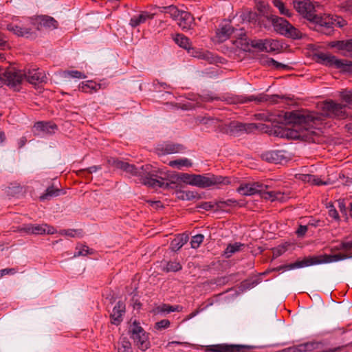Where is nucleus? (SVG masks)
Returning <instances> with one entry per match:
<instances>
[{
	"instance_id": "1",
	"label": "nucleus",
	"mask_w": 352,
	"mask_h": 352,
	"mask_svg": "<svg viewBox=\"0 0 352 352\" xmlns=\"http://www.w3.org/2000/svg\"><path fill=\"white\" fill-rule=\"evenodd\" d=\"M254 118L257 120L271 122L272 123H281L285 124H294V126L303 128L306 131L309 127H313L320 121L319 118L315 113L306 110L287 111L279 113L275 118L274 116L269 113H258L254 114Z\"/></svg>"
},
{
	"instance_id": "2",
	"label": "nucleus",
	"mask_w": 352,
	"mask_h": 352,
	"mask_svg": "<svg viewBox=\"0 0 352 352\" xmlns=\"http://www.w3.org/2000/svg\"><path fill=\"white\" fill-rule=\"evenodd\" d=\"M267 19L271 21L274 31L277 33L292 39L302 38V32L285 19L273 14L267 16Z\"/></svg>"
},
{
	"instance_id": "3",
	"label": "nucleus",
	"mask_w": 352,
	"mask_h": 352,
	"mask_svg": "<svg viewBox=\"0 0 352 352\" xmlns=\"http://www.w3.org/2000/svg\"><path fill=\"white\" fill-rule=\"evenodd\" d=\"M292 3L296 12L308 21V27L314 30V26L318 24L321 15L316 13L313 3L310 0H292Z\"/></svg>"
},
{
	"instance_id": "4",
	"label": "nucleus",
	"mask_w": 352,
	"mask_h": 352,
	"mask_svg": "<svg viewBox=\"0 0 352 352\" xmlns=\"http://www.w3.org/2000/svg\"><path fill=\"white\" fill-rule=\"evenodd\" d=\"M32 28L24 27L20 24L10 23L7 25V30L17 36L34 39L36 34L34 30L41 31L44 26V16H38L31 19Z\"/></svg>"
},
{
	"instance_id": "5",
	"label": "nucleus",
	"mask_w": 352,
	"mask_h": 352,
	"mask_svg": "<svg viewBox=\"0 0 352 352\" xmlns=\"http://www.w3.org/2000/svg\"><path fill=\"white\" fill-rule=\"evenodd\" d=\"M231 183L229 177H223L214 174L195 175L193 177L192 186L201 188H206L212 186L220 188L222 186L228 185Z\"/></svg>"
},
{
	"instance_id": "6",
	"label": "nucleus",
	"mask_w": 352,
	"mask_h": 352,
	"mask_svg": "<svg viewBox=\"0 0 352 352\" xmlns=\"http://www.w3.org/2000/svg\"><path fill=\"white\" fill-rule=\"evenodd\" d=\"M128 334L140 350L146 351L151 347L149 333L146 332L139 321L135 320L132 322L129 327Z\"/></svg>"
},
{
	"instance_id": "7",
	"label": "nucleus",
	"mask_w": 352,
	"mask_h": 352,
	"mask_svg": "<svg viewBox=\"0 0 352 352\" xmlns=\"http://www.w3.org/2000/svg\"><path fill=\"white\" fill-rule=\"evenodd\" d=\"M346 25V21L337 15H321L318 24L314 26V30L321 34L329 36L334 32V26L342 28Z\"/></svg>"
},
{
	"instance_id": "8",
	"label": "nucleus",
	"mask_w": 352,
	"mask_h": 352,
	"mask_svg": "<svg viewBox=\"0 0 352 352\" xmlns=\"http://www.w3.org/2000/svg\"><path fill=\"white\" fill-rule=\"evenodd\" d=\"M279 100H290V98L287 97L285 95H267L265 94H260L258 96H250L248 97L243 96H235L230 98L227 100L230 103L232 104H243L248 102L255 101L257 103H261L263 102H269L270 104H276L279 102Z\"/></svg>"
},
{
	"instance_id": "9",
	"label": "nucleus",
	"mask_w": 352,
	"mask_h": 352,
	"mask_svg": "<svg viewBox=\"0 0 352 352\" xmlns=\"http://www.w3.org/2000/svg\"><path fill=\"white\" fill-rule=\"evenodd\" d=\"M269 126L264 124L243 123L238 121H232L230 123V135L239 136L241 133H250L255 130L265 131Z\"/></svg>"
},
{
	"instance_id": "10",
	"label": "nucleus",
	"mask_w": 352,
	"mask_h": 352,
	"mask_svg": "<svg viewBox=\"0 0 352 352\" xmlns=\"http://www.w3.org/2000/svg\"><path fill=\"white\" fill-rule=\"evenodd\" d=\"M25 72L21 70L10 69L6 71L0 69V86L6 85L9 87H16L20 85L23 80Z\"/></svg>"
},
{
	"instance_id": "11",
	"label": "nucleus",
	"mask_w": 352,
	"mask_h": 352,
	"mask_svg": "<svg viewBox=\"0 0 352 352\" xmlns=\"http://www.w3.org/2000/svg\"><path fill=\"white\" fill-rule=\"evenodd\" d=\"M256 347L245 344H218L206 346V352H251Z\"/></svg>"
},
{
	"instance_id": "12",
	"label": "nucleus",
	"mask_w": 352,
	"mask_h": 352,
	"mask_svg": "<svg viewBox=\"0 0 352 352\" xmlns=\"http://www.w3.org/2000/svg\"><path fill=\"white\" fill-rule=\"evenodd\" d=\"M265 132L276 137L292 140L300 139L304 136L297 129H291L276 125L269 126V129H265Z\"/></svg>"
},
{
	"instance_id": "13",
	"label": "nucleus",
	"mask_w": 352,
	"mask_h": 352,
	"mask_svg": "<svg viewBox=\"0 0 352 352\" xmlns=\"http://www.w3.org/2000/svg\"><path fill=\"white\" fill-rule=\"evenodd\" d=\"M346 107V104L337 103L332 100H329L324 102L323 109L334 118L345 119L348 117V113L345 110Z\"/></svg>"
},
{
	"instance_id": "14",
	"label": "nucleus",
	"mask_w": 352,
	"mask_h": 352,
	"mask_svg": "<svg viewBox=\"0 0 352 352\" xmlns=\"http://www.w3.org/2000/svg\"><path fill=\"white\" fill-rule=\"evenodd\" d=\"M184 148V145L181 144L168 141L158 144L155 148V152L158 155H166L180 153Z\"/></svg>"
},
{
	"instance_id": "15",
	"label": "nucleus",
	"mask_w": 352,
	"mask_h": 352,
	"mask_svg": "<svg viewBox=\"0 0 352 352\" xmlns=\"http://www.w3.org/2000/svg\"><path fill=\"white\" fill-rule=\"evenodd\" d=\"M252 186L255 188L256 194H260L261 198L272 201L280 199L283 194L279 191H267L268 186L260 182L252 183Z\"/></svg>"
},
{
	"instance_id": "16",
	"label": "nucleus",
	"mask_w": 352,
	"mask_h": 352,
	"mask_svg": "<svg viewBox=\"0 0 352 352\" xmlns=\"http://www.w3.org/2000/svg\"><path fill=\"white\" fill-rule=\"evenodd\" d=\"M314 57L318 63L327 67H333L336 69L342 67L343 60L338 59L335 56L323 52L315 53Z\"/></svg>"
},
{
	"instance_id": "17",
	"label": "nucleus",
	"mask_w": 352,
	"mask_h": 352,
	"mask_svg": "<svg viewBox=\"0 0 352 352\" xmlns=\"http://www.w3.org/2000/svg\"><path fill=\"white\" fill-rule=\"evenodd\" d=\"M66 195V190L62 188L60 182L57 179L52 180L45 188V201H50L54 197Z\"/></svg>"
},
{
	"instance_id": "18",
	"label": "nucleus",
	"mask_w": 352,
	"mask_h": 352,
	"mask_svg": "<svg viewBox=\"0 0 352 352\" xmlns=\"http://www.w3.org/2000/svg\"><path fill=\"white\" fill-rule=\"evenodd\" d=\"M261 157L263 161L268 163L281 164L286 162L287 156L285 151H268L263 153Z\"/></svg>"
},
{
	"instance_id": "19",
	"label": "nucleus",
	"mask_w": 352,
	"mask_h": 352,
	"mask_svg": "<svg viewBox=\"0 0 352 352\" xmlns=\"http://www.w3.org/2000/svg\"><path fill=\"white\" fill-rule=\"evenodd\" d=\"M164 177H157L153 173L149 172L147 176L142 178V183L149 187H160L164 189V188L169 186L166 182H164Z\"/></svg>"
},
{
	"instance_id": "20",
	"label": "nucleus",
	"mask_w": 352,
	"mask_h": 352,
	"mask_svg": "<svg viewBox=\"0 0 352 352\" xmlns=\"http://www.w3.org/2000/svg\"><path fill=\"white\" fill-rule=\"evenodd\" d=\"M126 311V306L124 302L119 300L113 309L110 314L111 324L118 326L123 320V315Z\"/></svg>"
},
{
	"instance_id": "21",
	"label": "nucleus",
	"mask_w": 352,
	"mask_h": 352,
	"mask_svg": "<svg viewBox=\"0 0 352 352\" xmlns=\"http://www.w3.org/2000/svg\"><path fill=\"white\" fill-rule=\"evenodd\" d=\"M24 78H25L30 84L34 85L35 87L38 86V89H43L42 83L44 76L42 75L38 68L32 67L30 69L28 72H25Z\"/></svg>"
},
{
	"instance_id": "22",
	"label": "nucleus",
	"mask_w": 352,
	"mask_h": 352,
	"mask_svg": "<svg viewBox=\"0 0 352 352\" xmlns=\"http://www.w3.org/2000/svg\"><path fill=\"white\" fill-rule=\"evenodd\" d=\"M236 30L228 23L226 24H220L219 28L216 31V37L217 42L223 43L228 40L232 34L234 33Z\"/></svg>"
},
{
	"instance_id": "23",
	"label": "nucleus",
	"mask_w": 352,
	"mask_h": 352,
	"mask_svg": "<svg viewBox=\"0 0 352 352\" xmlns=\"http://www.w3.org/2000/svg\"><path fill=\"white\" fill-rule=\"evenodd\" d=\"M179 20L178 25L183 30H189L195 25V19L188 12L182 11L179 16Z\"/></svg>"
},
{
	"instance_id": "24",
	"label": "nucleus",
	"mask_w": 352,
	"mask_h": 352,
	"mask_svg": "<svg viewBox=\"0 0 352 352\" xmlns=\"http://www.w3.org/2000/svg\"><path fill=\"white\" fill-rule=\"evenodd\" d=\"M150 168V165H145L141 166V170H139L134 164H129L128 162H124L122 169L126 173H130L133 176H141L144 172H147Z\"/></svg>"
},
{
	"instance_id": "25",
	"label": "nucleus",
	"mask_w": 352,
	"mask_h": 352,
	"mask_svg": "<svg viewBox=\"0 0 352 352\" xmlns=\"http://www.w3.org/2000/svg\"><path fill=\"white\" fill-rule=\"evenodd\" d=\"M320 257L319 256H314L308 258H305L302 261H297L293 263L289 264L290 268H299L305 266H309L312 265L320 264Z\"/></svg>"
},
{
	"instance_id": "26",
	"label": "nucleus",
	"mask_w": 352,
	"mask_h": 352,
	"mask_svg": "<svg viewBox=\"0 0 352 352\" xmlns=\"http://www.w3.org/2000/svg\"><path fill=\"white\" fill-rule=\"evenodd\" d=\"M19 232H23L28 234H43L44 228L41 225H34L32 223L23 224L18 228Z\"/></svg>"
},
{
	"instance_id": "27",
	"label": "nucleus",
	"mask_w": 352,
	"mask_h": 352,
	"mask_svg": "<svg viewBox=\"0 0 352 352\" xmlns=\"http://www.w3.org/2000/svg\"><path fill=\"white\" fill-rule=\"evenodd\" d=\"M320 261L321 263H327L336 262L338 261L344 260L346 258H352V254H346L342 253H339L336 254H323L320 255Z\"/></svg>"
},
{
	"instance_id": "28",
	"label": "nucleus",
	"mask_w": 352,
	"mask_h": 352,
	"mask_svg": "<svg viewBox=\"0 0 352 352\" xmlns=\"http://www.w3.org/2000/svg\"><path fill=\"white\" fill-rule=\"evenodd\" d=\"M177 198L182 200H193V199H201L202 198L201 195L195 191L190 190H177Z\"/></svg>"
},
{
	"instance_id": "29",
	"label": "nucleus",
	"mask_w": 352,
	"mask_h": 352,
	"mask_svg": "<svg viewBox=\"0 0 352 352\" xmlns=\"http://www.w3.org/2000/svg\"><path fill=\"white\" fill-rule=\"evenodd\" d=\"M329 46L331 47L337 48L339 50H352V38L348 40L331 41L329 43Z\"/></svg>"
},
{
	"instance_id": "30",
	"label": "nucleus",
	"mask_w": 352,
	"mask_h": 352,
	"mask_svg": "<svg viewBox=\"0 0 352 352\" xmlns=\"http://www.w3.org/2000/svg\"><path fill=\"white\" fill-rule=\"evenodd\" d=\"M188 240V236H178L174 239L170 244V248L173 252H177L179 250Z\"/></svg>"
},
{
	"instance_id": "31",
	"label": "nucleus",
	"mask_w": 352,
	"mask_h": 352,
	"mask_svg": "<svg viewBox=\"0 0 352 352\" xmlns=\"http://www.w3.org/2000/svg\"><path fill=\"white\" fill-rule=\"evenodd\" d=\"M174 41L179 47L187 50L188 52L192 49L189 38L184 34H177L174 38Z\"/></svg>"
},
{
	"instance_id": "32",
	"label": "nucleus",
	"mask_w": 352,
	"mask_h": 352,
	"mask_svg": "<svg viewBox=\"0 0 352 352\" xmlns=\"http://www.w3.org/2000/svg\"><path fill=\"white\" fill-rule=\"evenodd\" d=\"M161 12H164L165 14H168L170 16L175 20L178 19L179 15L181 14L182 11H180L175 6L170 5L168 6H164L160 8Z\"/></svg>"
},
{
	"instance_id": "33",
	"label": "nucleus",
	"mask_w": 352,
	"mask_h": 352,
	"mask_svg": "<svg viewBox=\"0 0 352 352\" xmlns=\"http://www.w3.org/2000/svg\"><path fill=\"white\" fill-rule=\"evenodd\" d=\"M272 4L274 7L278 8L279 13L281 15L286 16L287 17L292 16V12L286 8L285 3L281 0H272Z\"/></svg>"
},
{
	"instance_id": "34",
	"label": "nucleus",
	"mask_w": 352,
	"mask_h": 352,
	"mask_svg": "<svg viewBox=\"0 0 352 352\" xmlns=\"http://www.w3.org/2000/svg\"><path fill=\"white\" fill-rule=\"evenodd\" d=\"M255 188L252 186V183L242 184L236 189V191L242 195L250 196L256 194Z\"/></svg>"
},
{
	"instance_id": "35",
	"label": "nucleus",
	"mask_w": 352,
	"mask_h": 352,
	"mask_svg": "<svg viewBox=\"0 0 352 352\" xmlns=\"http://www.w3.org/2000/svg\"><path fill=\"white\" fill-rule=\"evenodd\" d=\"M215 204H216V209L215 210H225V208L228 206H237V205H239L240 206H241V205L239 204V203L235 200V199H227L226 201H215Z\"/></svg>"
},
{
	"instance_id": "36",
	"label": "nucleus",
	"mask_w": 352,
	"mask_h": 352,
	"mask_svg": "<svg viewBox=\"0 0 352 352\" xmlns=\"http://www.w3.org/2000/svg\"><path fill=\"white\" fill-rule=\"evenodd\" d=\"M240 17L243 21H248L253 23H255L258 20L257 13L250 10L242 12Z\"/></svg>"
},
{
	"instance_id": "37",
	"label": "nucleus",
	"mask_w": 352,
	"mask_h": 352,
	"mask_svg": "<svg viewBox=\"0 0 352 352\" xmlns=\"http://www.w3.org/2000/svg\"><path fill=\"white\" fill-rule=\"evenodd\" d=\"M182 310V307L179 305L173 306L168 304H162L158 306L156 308V311L157 313H170L174 311H180Z\"/></svg>"
},
{
	"instance_id": "38",
	"label": "nucleus",
	"mask_w": 352,
	"mask_h": 352,
	"mask_svg": "<svg viewBox=\"0 0 352 352\" xmlns=\"http://www.w3.org/2000/svg\"><path fill=\"white\" fill-rule=\"evenodd\" d=\"M149 15L147 14L142 13L139 15L133 16L129 24L133 28H136L140 25L141 23H143L146 21V20L149 18Z\"/></svg>"
},
{
	"instance_id": "39",
	"label": "nucleus",
	"mask_w": 352,
	"mask_h": 352,
	"mask_svg": "<svg viewBox=\"0 0 352 352\" xmlns=\"http://www.w3.org/2000/svg\"><path fill=\"white\" fill-rule=\"evenodd\" d=\"M76 251L74 252V256L77 257L80 256H87L88 254H92L94 250L89 249L88 246L85 245H78L76 248Z\"/></svg>"
},
{
	"instance_id": "40",
	"label": "nucleus",
	"mask_w": 352,
	"mask_h": 352,
	"mask_svg": "<svg viewBox=\"0 0 352 352\" xmlns=\"http://www.w3.org/2000/svg\"><path fill=\"white\" fill-rule=\"evenodd\" d=\"M269 43V41L268 40H262V39H258V40H252L251 41V46L254 48H256L258 49V50L260 51H267L268 50V47H267V44Z\"/></svg>"
},
{
	"instance_id": "41",
	"label": "nucleus",
	"mask_w": 352,
	"mask_h": 352,
	"mask_svg": "<svg viewBox=\"0 0 352 352\" xmlns=\"http://www.w3.org/2000/svg\"><path fill=\"white\" fill-rule=\"evenodd\" d=\"M98 85L96 84V82L92 81V80H88L86 82H82V85L80 87V89L82 92H89V89L90 90H95L96 91L98 89L97 86Z\"/></svg>"
},
{
	"instance_id": "42",
	"label": "nucleus",
	"mask_w": 352,
	"mask_h": 352,
	"mask_svg": "<svg viewBox=\"0 0 352 352\" xmlns=\"http://www.w3.org/2000/svg\"><path fill=\"white\" fill-rule=\"evenodd\" d=\"M340 98L342 101L346 103V106L352 105V89L344 90L340 92Z\"/></svg>"
},
{
	"instance_id": "43",
	"label": "nucleus",
	"mask_w": 352,
	"mask_h": 352,
	"mask_svg": "<svg viewBox=\"0 0 352 352\" xmlns=\"http://www.w3.org/2000/svg\"><path fill=\"white\" fill-rule=\"evenodd\" d=\"M32 133L35 136H41L44 133V122H36L32 128Z\"/></svg>"
},
{
	"instance_id": "44",
	"label": "nucleus",
	"mask_w": 352,
	"mask_h": 352,
	"mask_svg": "<svg viewBox=\"0 0 352 352\" xmlns=\"http://www.w3.org/2000/svg\"><path fill=\"white\" fill-rule=\"evenodd\" d=\"M182 268V265L176 261H169L166 267V272H178Z\"/></svg>"
},
{
	"instance_id": "45",
	"label": "nucleus",
	"mask_w": 352,
	"mask_h": 352,
	"mask_svg": "<svg viewBox=\"0 0 352 352\" xmlns=\"http://www.w3.org/2000/svg\"><path fill=\"white\" fill-rule=\"evenodd\" d=\"M121 348H118V352H133L131 343L126 338H124L121 342Z\"/></svg>"
},
{
	"instance_id": "46",
	"label": "nucleus",
	"mask_w": 352,
	"mask_h": 352,
	"mask_svg": "<svg viewBox=\"0 0 352 352\" xmlns=\"http://www.w3.org/2000/svg\"><path fill=\"white\" fill-rule=\"evenodd\" d=\"M65 77H71L74 78H85L86 76L82 74L81 72L78 70H67L64 72Z\"/></svg>"
},
{
	"instance_id": "47",
	"label": "nucleus",
	"mask_w": 352,
	"mask_h": 352,
	"mask_svg": "<svg viewBox=\"0 0 352 352\" xmlns=\"http://www.w3.org/2000/svg\"><path fill=\"white\" fill-rule=\"evenodd\" d=\"M58 23L56 19L50 16L45 15V28L54 30L58 28Z\"/></svg>"
},
{
	"instance_id": "48",
	"label": "nucleus",
	"mask_w": 352,
	"mask_h": 352,
	"mask_svg": "<svg viewBox=\"0 0 352 352\" xmlns=\"http://www.w3.org/2000/svg\"><path fill=\"white\" fill-rule=\"evenodd\" d=\"M204 239V235L201 234L193 236L190 241L191 247L194 249L198 248L200 244L203 242Z\"/></svg>"
},
{
	"instance_id": "49",
	"label": "nucleus",
	"mask_w": 352,
	"mask_h": 352,
	"mask_svg": "<svg viewBox=\"0 0 352 352\" xmlns=\"http://www.w3.org/2000/svg\"><path fill=\"white\" fill-rule=\"evenodd\" d=\"M245 247V244L236 242L234 244H229L226 248V252L234 254L241 250V248Z\"/></svg>"
},
{
	"instance_id": "50",
	"label": "nucleus",
	"mask_w": 352,
	"mask_h": 352,
	"mask_svg": "<svg viewBox=\"0 0 352 352\" xmlns=\"http://www.w3.org/2000/svg\"><path fill=\"white\" fill-rule=\"evenodd\" d=\"M178 177H179V173L168 175L167 177L164 179L168 181L166 184H168L169 186H170V184H173L175 185V187H179V184L178 182H179V179Z\"/></svg>"
},
{
	"instance_id": "51",
	"label": "nucleus",
	"mask_w": 352,
	"mask_h": 352,
	"mask_svg": "<svg viewBox=\"0 0 352 352\" xmlns=\"http://www.w3.org/2000/svg\"><path fill=\"white\" fill-rule=\"evenodd\" d=\"M169 166H174L176 165L184 166H191L192 162L188 159H179L173 160L169 162Z\"/></svg>"
},
{
	"instance_id": "52",
	"label": "nucleus",
	"mask_w": 352,
	"mask_h": 352,
	"mask_svg": "<svg viewBox=\"0 0 352 352\" xmlns=\"http://www.w3.org/2000/svg\"><path fill=\"white\" fill-rule=\"evenodd\" d=\"M194 176H195V174L180 173L179 177H178V178L179 179V182H182L187 184L192 185V179H193Z\"/></svg>"
},
{
	"instance_id": "53",
	"label": "nucleus",
	"mask_w": 352,
	"mask_h": 352,
	"mask_svg": "<svg viewBox=\"0 0 352 352\" xmlns=\"http://www.w3.org/2000/svg\"><path fill=\"white\" fill-rule=\"evenodd\" d=\"M58 129V126L54 122H45V133L54 134Z\"/></svg>"
},
{
	"instance_id": "54",
	"label": "nucleus",
	"mask_w": 352,
	"mask_h": 352,
	"mask_svg": "<svg viewBox=\"0 0 352 352\" xmlns=\"http://www.w3.org/2000/svg\"><path fill=\"white\" fill-rule=\"evenodd\" d=\"M123 161L120 160L118 158L116 157H109L107 159V164L108 165L115 167L118 169H122Z\"/></svg>"
},
{
	"instance_id": "55",
	"label": "nucleus",
	"mask_w": 352,
	"mask_h": 352,
	"mask_svg": "<svg viewBox=\"0 0 352 352\" xmlns=\"http://www.w3.org/2000/svg\"><path fill=\"white\" fill-rule=\"evenodd\" d=\"M287 250V246L285 245H278V247L272 248L273 258H276L281 256Z\"/></svg>"
},
{
	"instance_id": "56",
	"label": "nucleus",
	"mask_w": 352,
	"mask_h": 352,
	"mask_svg": "<svg viewBox=\"0 0 352 352\" xmlns=\"http://www.w3.org/2000/svg\"><path fill=\"white\" fill-rule=\"evenodd\" d=\"M216 206L215 201L214 202H201L197 205V208H200L205 210L206 211L211 210L214 209V208Z\"/></svg>"
},
{
	"instance_id": "57",
	"label": "nucleus",
	"mask_w": 352,
	"mask_h": 352,
	"mask_svg": "<svg viewBox=\"0 0 352 352\" xmlns=\"http://www.w3.org/2000/svg\"><path fill=\"white\" fill-rule=\"evenodd\" d=\"M270 61L272 63V66L274 67L277 69H285L287 71H290L293 69L292 67H291L288 65H285L281 63H279V62L275 60L274 59H272Z\"/></svg>"
},
{
	"instance_id": "58",
	"label": "nucleus",
	"mask_w": 352,
	"mask_h": 352,
	"mask_svg": "<svg viewBox=\"0 0 352 352\" xmlns=\"http://www.w3.org/2000/svg\"><path fill=\"white\" fill-rule=\"evenodd\" d=\"M343 65L342 67L338 68L342 72L349 73L352 74V61L347 60H342Z\"/></svg>"
},
{
	"instance_id": "59",
	"label": "nucleus",
	"mask_w": 352,
	"mask_h": 352,
	"mask_svg": "<svg viewBox=\"0 0 352 352\" xmlns=\"http://www.w3.org/2000/svg\"><path fill=\"white\" fill-rule=\"evenodd\" d=\"M170 322L167 319L162 320L155 324V328L157 330L167 329L170 327Z\"/></svg>"
},
{
	"instance_id": "60",
	"label": "nucleus",
	"mask_w": 352,
	"mask_h": 352,
	"mask_svg": "<svg viewBox=\"0 0 352 352\" xmlns=\"http://www.w3.org/2000/svg\"><path fill=\"white\" fill-rule=\"evenodd\" d=\"M215 131L217 133H221L224 134L230 135V124H219Z\"/></svg>"
},
{
	"instance_id": "61",
	"label": "nucleus",
	"mask_w": 352,
	"mask_h": 352,
	"mask_svg": "<svg viewBox=\"0 0 352 352\" xmlns=\"http://www.w3.org/2000/svg\"><path fill=\"white\" fill-rule=\"evenodd\" d=\"M23 191V188L20 186H14L13 187L8 188V193L10 196H15Z\"/></svg>"
},
{
	"instance_id": "62",
	"label": "nucleus",
	"mask_w": 352,
	"mask_h": 352,
	"mask_svg": "<svg viewBox=\"0 0 352 352\" xmlns=\"http://www.w3.org/2000/svg\"><path fill=\"white\" fill-rule=\"evenodd\" d=\"M320 342H305L306 351H311L318 347Z\"/></svg>"
},
{
	"instance_id": "63",
	"label": "nucleus",
	"mask_w": 352,
	"mask_h": 352,
	"mask_svg": "<svg viewBox=\"0 0 352 352\" xmlns=\"http://www.w3.org/2000/svg\"><path fill=\"white\" fill-rule=\"evenodd\" d=\"M234 36L241 40L242 45H245V47L249 46V43L247 41L246 34L245 32H241V33L236 34Z\"/></svg>"
},
{
	"instance_id": "64",
	"label": "nucleus",
	"mask_w": 352,
	"mask_h": 352,
	"mask_svg": "<svg viewBox=\"0 0 352 352\" xmlns=\"http://www.w3.org/2000/svg\"><path fill=\"white\" fill-rule=\"evenodd\" d=\"M219 120H218L217 118H212V117H203L200 120V123H202L204 124H208L209 123H219Z\"/></svg>"
}]
</instances>
